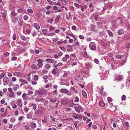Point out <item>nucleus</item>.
Wrapping results in <instances>:
<instances>
[{
    "label": "nucleus",
    "mask_w": 130,
    "mask_h": 130,
    "mask_svg": "<svg viewBox=\"0 0 130 130\" xmlns=\"http://www.w3.org/2000/svg\"><path fill=\"white\" fill-rule=\"evenodd\" d=\"M60 92L62 93H65L68 95H69L71 92L68 90L65 89H61L60 90Z\"/></svg>",
    "instance_id": "nucleus-1"
},
{
    "label": "nucleus",
    "mask_w": 130,
    "mask_h": 130,
    "mask_svg": "<svg viewBox=\"0 0 130 130\" xmlns=\"http://www.w3.org/2000/svg\"><path fill=\"white\" fill-rule=\"evenodd\" d=\"M96 44L95 43L91 42L89 44V47L90 49L92 50H95L96 48Z\"/></svg>",
    "instance_id": "nucleus-2"
},
{
    "label": "nucleus",
    "mask_w": 130,
    "mask_h": 130,
    "mask_svg": "<svg viewBox=\"0 0 130 130\" xmlns=\"http://www.w3.org/2000/svg\"><path fill=\"white\" fill-rule=\"evenodd\" d=\"M76 105L78 106L74 107V108L76 111L79 113H80V112H83V111H82V107L81 106H79L78 104H77Z\"/></svg>",
    "instance_id": "nucleus-3"
},
{
    "label": "nucleus",
    "mask_w": 130,
    "mask_h": 130,
    "mask_svg": "<svg viewBox=\"0 0 130 130\" xmlns=\"http://www.w3.org/2000/svg\"><path fill=\"white\" fill-rule=\"evenodd\" d=\"M3 84L4 85H7L8 84L9 81L8 77H4L3 78Z\"/></svg>",
    "instance_id": "nucleus-4"
},
{
    "label": "nucleus",
    "mask_w": 130,
    "mask_h": 130,
    "mask_svg": "<svg viewBox=\"0 0 130 130\" xmlns=\"http://www.w3.org/2000/svg\"><path fill=\"white\" fill-rule=\"evenodd\" d=\"M35 100L36 102H43L44 101V99L43 98H41L39 97H37V98H35Z\"/></svg>",
    "instance_id": "nucleus-5"
},
{
    "label": "nucleus",
    "mask_w": 130,
    "mask_h": 130,
    "mask_svg": "<svg viewBox=\"0 0 130 130\" xmlns=\"http://www.w3.org/2000/svg\"><path fill=\"white\" fill-rule=\"evenodd\" d=\"M17 104L18 106L22 107V100L21 99H19L17 101Z\"/></svg>",
    "instance_id": "nucleus-6"
},
{
    "label": "nucleus",
    "mask_w": 130,
    "mask_h": 130,
    "mask_svg": "<svg viewBox=\"0 0 130 130\" xmlns=\"http://www.w3.org/2000/svg\"><path fill=\"white\" fill-rule=\"evenodd\" d=\"M117 21L119 25L121 24L123 22L122 19L120 17H118L117 18Z\"/></svg>",
    "instance_id": "nucleus-7"
},
{
    "label": "nucleus",
    "mask_w": 130,
    "mask_h": 130,
    "mask_svg": "<svg viewBox=\"0 0 130 130\" xmlns=\"http://www.w3.org/2000/svg\"><path fill=\"white\" fill-rule=\"evenodd\" d=\"M43 60L41 59H39L38 60V63L37 64V65L39 67H42L43 65L42 62Z\"/></svg>",
    "instance_id": "nucleus-8"
},
{
    "label": "nucleus",
    "mask_w": 130,
    "mask_h": 130,
    "mask_svg": "<svg viewBox=\"0 0 130 130\" xmlns=\"http://www.w3.org/2000/svg\"><path fill=\"white\" fill-rule=\"evenodd\" d=\"M18 20V18L17 17L12 18V22L14 24H15Z\"/></svg>",
    "instance_id": "nucleus-9"
},
{
    "label": "nucleus",
    "mask_w": 130,
    "mask_h": 130,
    "mask_svg": "<svg viewBox=\"0 0 130 130\" xmlns=\"http://www.w3.org/2000/svg\"><path fill=\"white\" fill-rule=\"evenodd\" d=\"M14 74L15 76L18 77L21 76L22 75V73L18 72H14Z\"/></svg>",
    "instance_id": "nucleus-10"
},
{
    "label": "nucleus",
    "mask_w": 130,
    "mask_h": 130,
    "mask_svg": "<svg viewBox=\"0 0 130 130\" xmlns=\"http://www.w3.org/2000/svg\"><path fill=\"white\" fill-rule=\"evenodd\" d=\"M84 51L83 52V54H82V56L86 58H88V56L87 54L86 53V48H85L84 50Z\"/></svg>",
    "instance_id": "nucleus-11"
},
{
    "label": "nucleus",
    "mask_w": 130,
    "mask_h": 130,
    "mask_svg": "<svg viewBox=\"0 0 130 130\" xmlns=\"http://www.w3.org/2000/svg\"><path fill=\"white\" fill-rule=\"evenodd\" d=\"M22 98L23 100H27L28 98L27 96V94L25 93H23L22 95Z\"/></svg>",
    "instance_id": "nucleus-12"
},
{
    "label": "nucleus",
    "mask_w": 130,
    "mask_h": 130,
    "mask_svg": "<svg viewBox=\"0 0 130 130\" xmlns=\"http://www.w3.org/2000/svg\"><path fill=\"white\" fill-rule=\"evenodd\" d=\"M69 106L72 107H73V105H76V104H74V103L73 101V100H71L69 102Z\"/></svg>",
    "instance_id": "nucleus-13"
},
{
    "label": "nucleus",
    "mask_w": 130,
    "mask_h": 130,
    "mask_svg": "<svg viewBox=\"0 0 130 130\" xmlns=\"http://www.w3.org/2000/svg\"><path fill=\"white\" fill-rule=\"evenodd\" d=\"M30 126L31 128L34 129L36 127L37 125L35 123L32 122L30 124Z\"/></svg>",
    "instance_id": "nucleus-14"
},
{
    "label": "nucleus",
    "mask_w": 130,
    "mask_h": 130,
    "mask_svg": "<svg viewBox=\"0 0 130 130\" xmlns=\"http://www.w3.org/2000/svg\"><path fill=\"white\" fill-rule=\"evenodd\" d=\"M48 30L46 29H43L42 30V32L43 33V34L46 36H47V35L48 33H47V32H48Z\"/></svg>",
    "instance_id": "nucleus-15"
},
{
    "label": "nucleus",
    "mask_w": 130,
    "mask_h": 130,
    "mask_svg": "<svg viewBox=\"0 0 130 130\" xmlns=\"http://www.w3.org/2000/svg\"><path fill=\"white\" fill-rule=\"evenodd\" d=\"M34 26L37 30L40 28V26L37 23H35L34 25Z\"/></svg>",
    "instance_id": "nucleus-16"
},
{
    "label": "nucleus",
    "mask_w": 130,
    "mask_h": 130,
    "mask_svg": "<svg viewBox=\"0 0 130 130\" xmlns=\"http://www.w3.org/2000/svg\"><path fill=\"white\" fill-rule=\"evenodd\" d=\"M38 110L40 111L43 112L44 110V109L42 107L41 105H38Z\"/></svg>",
    "instance_id": "nucleus-17"
},
{
    "label": "nucleus",
    "mask_w": 130,
    "mask_h": 130,
    "mask_svg": "<svg viewBox=\"0 0 130 130\" xmlns=\"http://www.w3.org/2000/svg\"><path fill=\"white\" fill-rule=\"evenodd\" d=\"M9 95L10 98H14L15 96V95L14 94V92L12 91L9 94Z\"/></svg>",
    "instance_id": "nucleus-18"
},
{
    "label": "nucleus",
    "mask_w": 130,
    "mask_h": 130,
    "mask_svg": "<svg viewBox=\"0 0 130 130\" xmlns=\"http://www.w3.org/2000/svg\"><path fill=\"white\" fill-rule=\"evenodd\" d=\"M107 31L110 37H112L113 36V34L111 31L110 30H107Z\"/></svg>",
    "instance_id": "nucleus-19"
},
{
    "label": "nucleus",
    "mask_w": 130,
    "mask_h": 130,
    "mask_svg": "<svg viewBox=\"0 0 130 130\" xmlns=\"http://www.w3.org/2000/svg\"><path fill=\"white\" fill-rule=\"evenodd\" d=\"M116 57L118 59H121L123 58V56L121 55L118 54L116 55Z\"/></svg>",
    "instance_id": "nucleus-20"
},
{
    "label": "nucleus",
    "mask_w": 130,
    "mask_h": 130,
    "mask_svg": "<svg viewBox=\"0 0 130 130\" xmlns=\"http://www.w3.org/2000/svg\"><path fill=\"white\" fill-rule=\"evenodd\" d=\"M115 77L117 80H119L122 79V77L121 76H120L118 75H116Z\"/></svg>",
    "instance_id": "nucleus-21"
},
{
    "label": "nucleus",
    "mask_w": 130,
    "mask_h": 130,
    "mask_svg": "<svg viewBox=\"0 0 130 130\" xmlns=\"http://www.w3.org/2000/svg\"><path fill=\"white\" fill-rule=\"evenodd\" d=\"M31 68L32 69H34L36 70H37L38 68L35 64H32L31 66Z\"/></svg>",
    "instance_id": "nucleus-22"
},
{
    "label": "nucleus",
    "mask_w": 130,
    "mask_h": 130,
    "mask_svg": "<svg viewBox=\"0 0 130 130\" xmlns=\"http://www.w3.org/2000/svg\"><path fill=\"white\" fill-rule=\"evenodd\" d=\"M31 106L32 108L34 110H36L37 109V107L36 106V104H32L31 105Z\"/></svg>",
    "instance_id": "nucleus-23"
},
{
    "label": "nucleus",
    "mask_w": 130,
    "mask_h": 130,
    "mask_svg": "<svg viewBox=\"0 0 130 130\" xmlns=\"http://www.w3.org/2000/svg\"><path fill=\"white\" fill-rule=\"evenodd\" d=\"M79 116V115L76 114L75 113H74V115H73L72 117L75 119H77L78 118V117Z\"/></svg>",
    "instance_id": "nucleus-24"
},
{
    "label": "nucleus",
    "mask_w": 130,
    "mask_h": 130,
    "mask_svg": "<svg viewBox=\"0 0 130 130\" xmlns=\"http://www.w3.org/2000/svg\"><path fill=\"white\" fill-rule=\"evenodd\" d=\"M19 81L21 82H23L25 84H26L28 83L27 82L26 80L22 79H19Z\"/></svg>",
    "instance_id": "nucleus-25"
},
{
    "label": "nucleus",
    "mask_w": 130,
    "mask_h": 130,
    "mask_svg": "<svg viewBox=\"0 0 130 130\" xmlns=\"http://www.w3.org/2000/svg\"><path fill=\"white\" fill-rule=\"evenodd\" d=\"M124 32V31L123 29H120L118 32V34L119 35H122Z\"/></svg>",
    "instance_id": "nucleus-26"
},
{
    "label": "nucleus",
    "mask_w": 130,
    "mask_h": 130,
    "mask_svg": "<svg viewBox=\"0 0 130 130\" xmlns=\"http://www.w3.org/2000/svg\"><path fill=\"white\" fill-rule=\"evenodd\" d=\"M60 17V16L59 15L57 16L55 19L56 22L57 23L58 22Z\"/></svg>",
    "instance_id": "nucleus-27"
},
{
    "label": "nucleus",
    "mask_w": 130,
    "mask_h": 130,
    "mask_svg": "<svg viewBox=\"0 0 130 130\" xmlns=\"http://www.w3.org/2000/svg\"><path fill=\"white\" fill-rule=\"evenodd\" d=\"M43 91H38V94L40 96L43 94Z\"/></svg>",
    "instance_id": "nucleus-28"
},
{
    "label": "nucleus",
    "mask_w": 130,
    "mask_h": 130,
    "mask_svg": "<svg viewBox=\"0 0 130 130\" xmlns=\"http://www.w3.org/2000/svg\"><path fill=\"white\" fill-rule=\"evenodd\" d=\"M82 95L85 98H86L87 97V94L86 93V92H85V91H84L83 90L82 91Z\"/></svg>",
    "instance_id": "nucleus-29"
},
{
    "label": "nucleus",
    "mask_w": 130,
    "mask_h": 130,
    "mask_svg": "<svg viewBox=\"0 0 130 130\" xmlns=\"http://www.w3.org/2000/svg\"><path fill=\"white\" fill-rule=\"evenodd\" d=\"M104 89L103 87V86H102L101 89L99 90V93L101 94H102L103 93V90Z\"/></svg>",
    "instance_id": "nucleus-30"
},
{
    "label": "nucleus",
    "mask_w": 130,
    "mask_h": 130,
    "mask_svg": "<svg viewBox=\"0 0 130 130\" xmlns=\"http://www.w3.org/2000/svg\"><path fill=\"white\" fill-rule=\"evenodd\" d=\"M32 116L31 114H28L26 115V117L27 118L31 119L32 118Z\"/></svg>",
    "instance_id": "nucleus-31"
},
{
    "label": "nucleus",
    "mask_w": 130,
    "mask_h": 130,
    "mask_svg": "<svg viewBox=\"0 0 130 130\" xmlns=\"http://www.w3.org/2000/svg\"><path fill=\"white\" fill-rule=\"evenodd\" d=\"M11 14L13 17H15L17 15V13H16L14 11H11Z\"/></svg>",
    "instance_id": "nucleus-32"
},
{
    "label": "nucleus",
    "mask_w": 130,
    "mask_h": 130,
    "mask_svg": "<svg viewBox=\"0 0 130 130\" xmlns=\"http://www.w3.org/2000/svg\"><path fill=\"white\" fill-rule=\"evenodd\" d=\"M46 61L51 63H53L54 62L53 61L52 59H46Z\"/></svg>",
    "instance_id": "nucleus-33"
},
{
    "label": "nucleus",
    "mask_w": 130,
    "mask_h": 130,
    "mask_svg": "<svg viewBox=\"0 0 130 130\" xmlns=\"http://www.w3.org/2000/svg\"><path fill=\"white\" fill-rule=\"evenodd\" d=\"M112 24L113 23L114 24V25L115 26H116L117 25V24H118V23L117 22V20L116 21V20H113L112 22Z\"/></svg>",
    "instance_id": "nucleus-34"
},
{
    "label": "nucleus",
    "mask_w": 130,
    "mask_h": 130,
    "mask_svg": "<svg viewBox=\"0 0 130 130\" xmlns=\"http://www.w3.org/2000/svg\"><path fill=\"white\" fill-rule=\"evenodd\" d=\"M24 127L27 130H29L30 129L29 125L28 124L25 125L24 126Z\"/></svg>",
    "instance_id": "nucleus-35"
},
{
    "label": "nucleus",
    "mask_w": 130,
    "mask_h": 130,
    "mask_svg": "<svg viewBox=\"0 0 130 130\" xmlns=\"http://www.w3.org/2000/svg\"><path fill=\"white\" fill-rule=\"evenodd\" d=\"M71 89L75 93H77L78 91L77 89H75L73 87H71Z\"/></svg>",
    "instance_id": "nucleus-36"
},
{
    "label": "nucleus",
    "mask_w": 130,
    "mask_h": 130,
    "mask_svg": "<svg viewBox=\"0 0 130 130\" xmlns=\"http://www.w3.org/2000/svg\"><path fill=\"white\" fill-rule=\"evenodd\" d=\"M31 75V73H29L27 75V80L29 82H30L31 80V79L30 78V77Z\"/></svg>",
    "instance_id": "nucleus-37"
},
{
    "label": "nucleus",
    "mask_w": 130,
    "mask_h": 130,
    "mask_svg": "<svg viewBox=\"0 0 130 130\" xmlns=\"http://www.w3.org/2000/svg\"><path fill=\"white\" fill-rule=\"evenodd\" d=\"M20 37L22 39V40L24 41L26 40V38H25V37L24 36L22 35H21L20 36Z\"/></svg>",
    "instance_id": "nucleus-38"
},
{
    "label": "nucleus",
    "mask_w": 130,
    "mask_h": 130,
    "mask_svg": "<svg viewBox=\"0 0 130 130\" xmlns=\"http://www.w3.org/2000/svg\"><path fill=\"white\" fill-rule=\"evenodd\" d=\"M50 101L51 103H55L56 101V100L54 99H50Z\"/></svg>",
    "instance_id": "nucleus-39"
},
{
    "label": "nucleus",
    "mask_w": 130,
    "mask_h": 130,
    "mask_svg": "<svg viewBox=\"0 0 130 130\" xmlns=\"http://www.w3.org/2000/svg\"><path fill=\"white\" fill-rule=\"evenodd\" d=\"M68 76V73H67L65 72L64 73L63 75H62V77L63 78H67V76Z\"/></svg>",
    "instance_id": "nucleus-40"
},
{
    "label": "nucleus",
    "mask_w": 130,
    "mask_h": 130,
    "mask_svg": "<svg viewBox=\"0 0 130 130\" xmlns=\"http://www.w3.org/2000/svg\"><path fill=\"white\" fill-rule=\"evenodd\" d=\"M57 70H56L55 69H54L53 70L52 73L53 74H55L57 73Z\"/></svg>",
    "instance_id": "nucleus-41"
},
{
    "label": "nucleus",
    "mask_w": 130,
    "mask_h": 130,
    "mask_svg": "<svg viewBox=\"0 0 130 130\" xmlns=\"http://www.w3.org/2000/svg\"><path fill=\"white\" fill-rule=\"evenodd\" d=\"M99 105L102 107L103 106L105 105L104 103L103 102V101H101L99 103Z\"/></svg>",
    "instance_id": "nucleus-42"
},
{
    "label": "nucleus",
    "mask_w": 130,
    "mask_h": 130,
    "mask_svg": "<svg viewBox=\"0 0 130 130\" xmlns=\"http://www.w3.org/2000/svg\"><path fill=\"white\" fill-rule=\"evenodd\" d=\"M67 101L66 99L62 100L61 101V103L63 104L64 105L66 104V102Z\"/></svg>",
    "instance_id": "nucleus-43"
},
{
    "label": "nucleus",
    "mask_w": 130,
    "mask_h": 130,
    "mask_svg": "<svg viewBox=\"0 0 130 130\" xmlns=\"http://www.w3.org/2000/svg\"><path fill=\"white\" fill-rule=\"evenodd\" d=\"M34 79L36 81L38 79V76L37 75H34Z\"/></svg>",
    "instance_id": "nucleus-44"
},
{
    "label": "nucleus",
    "mask_w": 130,
    "mask_h": 130,
    "mask_svg": "<svg viewBox=\"0 0 130 130\" xmlns=\"http://www.w3.org/2000/svg\"><path fill=\"white\" fill-rule=\"evenodd\" d=\"M28 91L29 92L28 94H27L28 95H30V94H32L33 93V91L30 89L28 90Z\"/></svg>",
    "instance_id": "nucleus-45"
},
{
    "label": "nucleus",
    "mask_w": 130,
    "mask_h": 130,
    "mask_svg": "<svg viewBox=\"0 0 130 130\" xmlns=\"http://www.w3.org/2000/svg\"><path fill=\"white\" fill-rule=\"evenodd\" d=\"M26 31L27 34H29L31 32V30L30 29H26Z\"/></svg>",
    "instance_id": "nucleus-46"
},
{
    "label": "nucleus",
    "mask_w": 130,
    "mask_h": 130,
    "mask_svg": "<svg viewBox=\"0 0 130 130\" xmlns=\"http://www.w3.org/2000/svg\"><path fill=\"white\" fill-rule=\"evenodd\" d=\"M10 121L11 122L13 123L15 121V119L14 118L12 117L11 118Z\"/></svg>",
    "instance_id": "nucleus-47"
},
{
    "label": "nucleus",
    "mask_w": 130,
    "mask_h": 130,
    "mask_svg": "<svg viewBox=\"0 0 130 130\" xmlns=\"http://www.w3.org/2000/svg\"><path fill=\"white\" fill-rule=\"evenodd\" d=\"M23 19L25 20H27L28 19V17L27 15H25L23 17Z\"/></svg>",
    "instance_id": "nucleus-48"
},
{
    "label": "nucleus",
    "mask_w": 130,
    "mask_h": 130,
    "mask_svg": "<svg viewBox=\"0 0 130 130\" xmlns=\"http://www.w3.org/2000/svg\"><path fill=\"white\" fill-rule=\"evenodd\" d=\"M79 101V98L77 97H76L75 98L74 100V102L76 103H77Z\"/></svg>",
    "instance_id": "nucleus-49"
},
{
    "label": "nucleus",
    "mask_w": 130,
    "mask_h": 130,
    "mask_svg": "<svg viewBox=\"0 0 130 130\" xmlns=\"http://www.w3.org/2000/svg\"><path fill=\"white\" fill-rule=\"evenodd\" d=\"M27 11L28 12L31 13H32L33 12V10L32 9H28L27 10Z\"/></svg>",
    "instance_id": "nucleus-50"
},
{
    "label": "nucleus",
    "mask_w": 130,
    "mask_h": 130,
    "mask_svg": "<svg viewBox=\"0 0 130 130\" xmlns=\"http://www.w3.org/2000/svg\"><path fill=\"white\" fill-rule=\"evenodd\" d=\"M55 35V33L54 32H52L49 34H48L47 36H52L54 35Z\"/></svg>",
    "instance_id": "nucleus-51"
},
{
    "label": "nucleus",
    "mask_w": 130,
    "mask_h": 130,
    "mask_svg": "<svg viewBox=\"0 0 130 130\" xmlns=\"http://www.w3.org/2000/svg\"><path fill=\"white\" fill-rule=\"evenodd\" d=\"M23 10L22 9H19L18 10V12L19 13H22L23 12Z\"/></svg>",
    "instance_id": "nucleus-52"
},
{
    "label": "nucleus",
    "mask_w": 130,
    "mask_h": 130,
    "mask_svg": "<svg viewBox=\"0 0 130 130\" xmlns=\"http://www.w3.org/2000/svg\"><path fill=\"white\" fill-rule=\"evenodd\" d=\"M65 41H58L57 42V44L60 45L61 44H62Z\"/></svg>",
    "instance_id": "nucleus-53"
},
{
    "label": "nucleus",
    "mask_w": 130,
    "mask_h": 130,
    "mask_svg": "<svg viewBox=\"0 0 130 130\" xmlns=\"http://www.w3.org/2000/svg\"><path fill=\"white\" fill-rule=\"evenodd\" d=\"M126 98V96L124 95H123L121 98V100H124Z\"/></svg>",
    "instance_id": "nucleus-54"
},
{
    "label": "nucleus",
    "mask_w": 130,
    "mask_h": 130,
    "mask_svg": "<svg viewBox=\"0 0 130 130\" xmlns=\"http://www.w3.org/2000/svg\"><path fill=\"white\" fill-rule=\"evenodd\" d=\"M107 100L108 102H110L112 101V99L110 97H108L107 98Z\"/></svg>",
    "instance_id": "nucleus-55"
},
{
    "label": "nucleus",
    "mask_w": 130,
    "mask_h": 130,
    "mask_svg": "<svg viewBox=\"0 0 130 130\" xmlns=\"http://www.w3.org/2000/svg\"><path fill=\"white\" fill-rule=\"evenodd\" d=\"M13 39L14 40H15L16 39V35L15 34H14L12 37Z\"/></svg>",
    "instance_id": "nucleus-56"
},
{
    "label": "nucleus",
    "mask_w": 130,
    "mask_h": 130,
    "mask_svg": "<svg viewBox=\"0 0 130 130\" xmlns=\"http://www.w3.org/2000/svg\"><path fill=\"white\" fill-rule=\"evenodd\" d=\"M94 61V62L96 64H98L99 62V60L96 59H95Z\"/></svg>",
    "instance_id": "nucleus-57"
},
{
    "label": "nucleus",
    "mask_w": 130,
    "mask_h": 130,
    "mask_svg": "<svg viewBox=\"0 0 130 130\" xmlns=\"http://www.w3.org/2000/svg\"><path fill=\"white\" fill-rule=\"evenodd\" d=\"M37 35V32L36 31H34L32 34V36L34 37Z\"/></svg>",
    "instance_id": "nucleus-58"
},
{
    "label": "nucleus",
    "mask_w": 130,
    "mask_h": 130,
    "mask_svg": "<svg viewBox=\"0 0 130 130\" xmlns=\"http://www.w3.org/2000/svg\"><path fill=\"white\" fill-rule=\"evenodd\" d=\"M7 119H4L3 120V122L4 123H7Z\"/></svg>",
    "instance_id": "nucleus-59"
},
{
    "label": "nucleus",
    "mask_w": 130,
    "mask_h": 130,
    "mask_svg": "<svg viewBox=\"0 0 130 130\" xmlns=\"http://www.w3.org/2000/svg\"><path fill=\"white\" fill-rule=\"evenodd\" d=\"M55 28L53 26H51L50 28V30H51V31H53Z\"/></svg>",
    "instance_id": "nucleus-60"
},
{
    "label": "nucleus",
    "mask_w": 130,
    "mask_h": 130,
    "mask_svg": "<svg viewBox=\"0 0 130 130\" xmlns=\"http://www.w3.org/2000/svg\"><path fill=\"white\" fill-rule=\"evenodd\" d=\"M92 128L93 129H97V126L96 125H94L92 126Z\"/></svg>",
    "instance_id": "nucleus-61"
},
{
    "label": "nucleus",
    "mask_w": 130,
    "mask_h": 130,
    "mask_svg": "<svg viewBox=\"0 0 130 130\" xmlns=\"http://www.w3.org/2000/svg\"><path fill=\"white\" fill-rule=\"evenodd\" d=\"M79 8H80V9L82 11H84L85 9L84 8H83L82 6H79Z\"/></svg>",
    "instance_id": "nucleus-62"
},
{
    "label": "nucleus",
    "mask_w": 130,
    "mask_h": 130,
    "mask_svg": "<svg viewBox=\"0 0 130 130\" xmlns=\"http://www.w3.org/2000/svg\"><path fill=\"white\" fill-rule=\"evenodd\" d=\"M58 40V39L57 38H53L52 39V41L54 42L57 41Z\"/></svg>",
    "instance_id": "nucleus-63"
},
{
    "label": "nucleus",
    "mask_w": 130,
    "mask_h": 130,
    "mask_svg": "<svg viewBox=\"0 0 130 130\" xmlns=\"http://www.w3.org/2000/svg\"><path fill=\"white\" fill-rule=\"evenodd\" d=\"M47 78L48 77L47 75H45L43 76V78L44 79H47Z\"/></svg>",
    "instance_id": "nucleus-64"
}]
</instances>
